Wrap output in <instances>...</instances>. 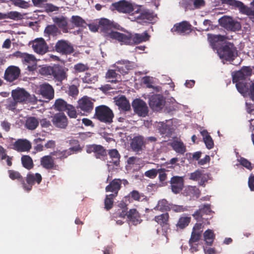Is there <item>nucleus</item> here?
Wrapping results in <instances>:
<instances>
[{"mask_svg": "<svg viewBox=\"0 0 254 254\" xmlns=\"http://www.w3.org/2000/svg\"><path fill=\"white\" fill-rule=\"evenodd\" d=\"M106 36L112 39L117 40L119 42L129 45H137L146 42L149 40L150 38V36L147 31H144L141 34L130 33L128 35L117 31H111L110 32H107Z\"/></svg>", "mask_w": 254, "mask_h": 254, "instance_id": "1", "label": "nucleus"}, {"mask_svg": "<svg viewBox=\"0 0 254 254\" xmlns=\"http://www.w3.org/2000/svg\"><path fill=\"white\" fill-rule=\"evenodd\" d=\"M252 73V69L249 66H243L240 70L232 73V81L236 83V87L241 94L247 93L249 84L247 78Z\"/></svg>", "mask_w": 254, "mask_h": 254, "instance_id": "2", "label": "nucleus"}, {"mask_svg": "<svg viewBox=\"0 0 254 254\" xmlns=\"http://www.w3.org/2000/svg\"><path fill=\"white\" fill-rule=\"evenodd\" d=\"M68 68L59 64L46 66L41 68V73L46 76H53L58 81H62L67 78Z\"/></svg>", "mask_w": 254, "mask_h": 254, "instance_id": "3", "label": "nucleus"}, {"mask_svg": "<svg viewBox=\"0 0 254 254\" xmlns=\"http://www.w3.org/2000/svg\"><path fill=\"white\" fill-rule=\"evenodd\" d=\"M114 117V115L112 110L107 106L100 105L95 109L93 118L102 123L110 124L113 122Z\"/></svg>", "mask_w": 254, "mask_h": 254, "instance_id": "4", "label": "nucleus"}, {"mask_svg": "<svg viewBox=\"0 0 254 254\" xmlns=\"http://www.w3.org/2000/svg\"><path fill=\"white\" fill-rule=\"evenodd\" d=\"M137 5L127 0H120L112 3L111 8L112 10H116L119 13L134 15V11Z\"/></svg>", "mask_w": 254, "mask_h": 254, "instance_id": "5", "label": "nucleus"}, {"mask_svg": "<svg viewBox=\"0 0 254 254\" xmlns=\"http://www.w3.org/2000/svg\"><path fill=\"white\" fill-rule=\"evenodd\" d=\"M217 53L221 59L229 62L233 61L238 56L236 47L230 42H227L220 47Z\"/></svg>", "mask_w": 254, "mask_h": 254, "instance_id": "6", "label": "nucleus"}, {"mask_svg": "<svg viewBox=\"0 0 254 254\" xmlns=\"http://www.w3.org/2000/svg\"><path fill=\"white\" fill-rule=\"evenodd\" d=\"M141 5H137L134 11V14H138L135 17L136 21L139 23L150 22L155 17L154 13L148 9H141Z\"/></svg>", "mask_w": 254, "mask_h": 254, "instance_id": "7", "label": "nucleus"}, {"mask_svg": "<svg viewBox=\"0 0 254 254\" xmlns=\"http://www.w3.org/2000/svg\"><path fill=\"white\" fill-rule=\"evenodd\" d=\"M219 24L227 30L232 31H239L241 28L240 23L234 20L232 17L224 16L219 19Z\"/></svg>", "mask_w": 254, "mask_h": 254, "instance_id": "8", "label": "nucleus"}, {"mask_svg": "<svg viewBox=\"0 0 254 254\" xmlns=\"http://www.w3.org/2000/svg\"><path fill=\"white\" fill-rule=\"evenodd\" d=\"M55 51L63 55H68L74 51L73 46L68 41L65 40H58L54 47Z\"/></svg>", "mask_w": 254, "mask_h": 254, "instance_id": "9", "label": "nucleus"}, {"mask_svg": "<svg viewBox=\"0 0 254 254\" xmlns=\"http://www.w3.org/2000/svg\"><path fill=\"white\" fill-rule=\"evenodd\" d=\"M42 180V176L38 173L35 174H28L26 178V183H25L24 180L22 181V187L24 190L29 191L32 190V186L35 183L40 184Z\"/></svg>", "mask_w": 254, "mask_h": 254, "instance_id": "10", "label": "nucleus"}, {"mask_svg": "<svg viewBox=\"0 0 254 254\" xmlns=\"http://www.w3.org/2000/svg\"><path fill=\"white\" fill-rule=\"evenodd\" d=\"M211 212L210 204H205L200 206L199 209L192 214V216L197 222L204 223L207 221L208 218L204 217V215H210Z\"/></svg>", "mask_w": 254, "mask_h": 254, "instance_id": "11", "label": "nucleus"}, {"mask_svg": "<svg viewBox=\"0 0 254 254\" xmlns=\"http://www.w3.org/2000/svg\"><path fill=\"white\" fill-rule=\"evenodd\" d=\"M134 112L139 116L145 117L148 113L146 103L140 99H135L132 103Z\"/></svg>", "mask_w": 254, "mask_h": 254, "instance_id": "12", "label": "nucleus"}, {"mask_svg": "<svg viewBox=\"0 0 254 254\" xmlns=\"http://www.w3.org/2000/svg\"><path fill=\"white\" fill-rule=\"evenodd\" d=\"M11 96L18 103H26L31 101L30 94L23 88H17L11 92Z\"/></svg>", "mask_w": 254, "mask_h": 254, "instance_id": "13", "label": "nucleus"}, {"mask_svg": "<svg viewBox=\"0 0 254 254\" xmlns=\"http://www.w3.org/2000/svg\"><path fill=\"white\" fill-rule=\"evenodd\" d=\"M165 103V100L161 95H153L149 98V104L153 111H158L162 110Z\"/></svg>", "mask_w": 254, "mask_h": 254, "instance_id": "14", "label": "nucleus"}, {"mask_svg": "<svg viewBox=\"0 0 254 254\" xmlns=\"http://www.w3.org/2000/svg\"><path fill=\"white\" fill-rule=\"evenodd\" d=\"M20 71L18 66L10 65L5 70L3 78L7 82H12L18 78Z\"/></svg>", "mask_w": 254, "mask_h": 254, "instance_id": "15", "label": "nucleus"}, {"mask_svg": "<svg viewBox=\"0 0 254 254\" xmlns=\"http://www.w3.org/2000/svg\"><path fill=\"white\" fill-rule=\"evenodd\" d=\"M172 191L175 194H178L184 188V180L183 177L175 176L172 177L170 181Z\"/></svg>", "mask_w": 254, "mask_h": 254, "instance_id": "16", "label": "nucleus"}, {"mask_svg": "<svg viewBox=\"0 0 254 254\" xmlns=\"http://www.w3.org/2000/svg\"><path fill=\"white\" fill-rule=\"evenodd\" d=\"M86 152L88 153L93 152L97 159H104L107 157L106 150L101 145L92 144L87 146Z\"/></svg>", "mask_w": 254, "mask_h": 254, "instance_id": "17", "label": "nucleus"}, {"mask_svg": "<svg viewBox=\"0 0 254 254\" xmlns=\"http://www.w3.org/2000/svg\"><path fill=\"white\" fill-rule=\"evenodd\" d=\"M54 126L58 128H65L68 124L67 118L64 113H58L52 116Z\"/></svg>", "mask_w": 254, "mask_h": 254, "instance_id": "18", "label": "nucleus"}, {"mask_svg": "<svg viewBox=\"0 0 254 254\" xmlns=\"http://www.w3.org/2000/svg\"><path fill=\"white\" fill-rule=\"evenodd\" d=\"M12 148L19 152H27L31 149V144L26 139H18L12 144Z\"/></svg>", "mask_w": 254, "mask_h": 254, "instance_id": "19", "label": "nucleus"}, {"mask_svg": "<svg viewBox=\"0 0 254 254\" xmlns=\"http://www.w3.org/2000/svg\"><path fill=\"white\" fill-rule=\"evenodd\" d=\"M53 20L59 29H60L64 33H68L70 30L74 28V26L70 27L68 25L67 18L64 16L55 17L53 18Z\"/></svg>", "mask_w": 254, "mask_h": 254, "instance_id": "20", "label": "nucleus"}, {"mask_svg": "<svg viewBox=\"0 0 254 254\" xmlns=\"http://www.w3.org/2000/svg\"><path fill=\"white\" fill-rule=\"evenodd\" d=\"M34 51L40 55H43L48 51V47L44 39L38 38L32 42Z\"/></svg>", "mask_w": 254, "mask_h": 254, "instance_id": "21", "label": "nucleus"}, {"mask_svg": "<svg viewBox=\"0 0 254 254\" xmlns=\"http://www.w3.org/2000/svg\"><path fill=\"white\" fill-rule=\"evenodd\" d=\"M53 156L50 154L41 158L40 165L43 168L47 170H55L57 169L58 166L56 165L55 158L53 157Z\"/></svg>", "mask_w": 254, "mask_h": 254, "instance_id": "22", "label": "nucleus"}, {"mask_svg": "<svg viewBox=\"0 0 254 254\" xmlns=\"http://www.w3.org/2000/svg\"><path fill=\"white\" fill-rule=\"evenodd\" d=\"M191 25L187 21H184L174 25L171 29L172 32H177L180 34L189 33L191 31Z\"/></svg>", "mask_w": 254, "mask_h": 254, "instance_id": "23", "label": "nucleus"}, {"mask_svg": "<svg viewBox=\"0 0 254 254\" xmlns=\"http://www.w3.org/2000/svg\"><path fill=\"white\" fill-rule=\"evenodd\" d=\"M145 145L144 137L142 135L134 136L131 140L130 143V148L135 152L142 151L143 147Z\"/></svg>", "mask_w": 254, "mask_h": 254, "instance_id": "24", "label": "nucleus"}, {"mask_svg": "<svg viewBox=\"0 0 254 254\" xmlns=\"http://www.w3.org/2000/svg\"><path fill=\"white\" fill-rule=\"evenodd\" d=\"M78 107L86 114L90 113L93 110L94 104L87 97H83L78 101Z\"/></svg>", "mask_w": 254, "mask_h": 254, "instance_id": "25", "label": "nucleus"}, {"mask_svg": "<svg viewBox=\"0 0 254 254\" xmlns=\"http://www.w3.org/2000/svg\"><path fill=\"white\" fill-rule=\"evenodd\" d=\"M122 180L120 179H115L112 180L109 184L105 188L106 192H113L111 194L117 196L118 192L121 188Z\"/></svg>", "mask_w": 254, "mask_h": 254, "instance_id": "26", "label": "nucleus"}, {"mask_svg": "<svg viewBox=\"0 0 254 254\" xmlns=\"http://www.w3.org/2000/svg\"><path fill=\"white\" fill-rule=\"evenodd\" d=\"M40 94L45 98L51 100L54 98V90L49 84H43L40 86Z\"/></svg>", "mask_w": 254, "mask_h": 254, "instance_id": "27", "label": "nucleus"}, {"mask_svg": "<svg viewBox=\"0 0 254 254\" xmlns=\"http://www.w3.org/2000/svg\"><path fill=\"white\" fill-rule=\"evenodd\" d=\"M109 160L107 161L110 166H118L120 162V154L116 149H110L108 151Z\"/></svg>", "mask_w": 254, "mask_h": 254, "instance_id": "28", "label": "nucleus"}, {"mask_svg": "<svg viewBox=\"0 0 254 254\" xmlns=\"http://www.w3.org/2000/svg\"><path fill=\"white\" fill-rule=\"evenodd\" d=\"M116 104L119 107L121 111L127 112L130 110V105L129 101L125 96H121L115 100Z\"/></svg>", "mask_w": 254, "mask_h": 254, "instance_id": "29", "label": "nucleus"}, {"mask_svg": "<svg viewBox=\"0 0 254 254\" xmlns=\"http://www.w3.org/2000/svg\"><path fill=\"white\" fill-rule=\"evenodd\" d=\"M61 34V31L55 24L48 25L44 30L45 37L49 38L51 36L55 37Z\"/></svg>", "mask_w": 254, "mask_h": 254, "instance_id": "30", "label": "nucleus"}, {"mask_svg": "<svg viewBox=\"0 0 254 254\" xmlns=\"http://www.w3.org/2000/svg\"><path fill=\"white\" fill-rule=\"evenodd\" d=\"M127 217L129 221L133 225H136L141 221L139 214L136 209H130L127 212Z\"/></svg>", "mask_w": 254, "mask_h": 254, "instance_id": "31", "label": "nucleus"}, {"mask_svg": "<svg viewBox=\"0 0 254 254\" xmlns=\"http://www.w3.org/2000/svg\"><path fill=\"white\" fill-rule=\"evenodd\" d=\"M169 215L168 213L156 216L154 220L162 227L167 228L169 227Z\"/></svg>", "mask_w": 254, "mask_h": 254, "instance_id": "32", "label": "nucleus"}, {"mask_svg": "<svg viewBox=\"0 0 254 254\" xmlns=\"http://www.w3.org/2000/svg\"><path fill=\"white\" fill-rule=\"evenodd\" d=\"M117 71L123 75L127 74L131 69V65L129 62L118 63L116 67Z\"/></svg>", "mask_w": 254, "mask_h": 254, "instance_id": "33", "label": "nucleus"}, {"mask_svg": "<svg viewBox=\"0 0 254 254\" xmlns=\"http://www.w3.org/2000/svg\"><path fill=\"white\" fill-rule=\"evenodd\" d=\"M171 146L177 153L183 154L186 152V146L182 141L174 140Z\"/></svg>", "mask_w": 254, "mask_h": 254, "instance_id": "34", "label": "nucleus"}, {"mask_svg": "<svg viewBox=\"0 0 254 254\" xmlns=\"http://www.w3.org/2000/svg\"><path fill=\"white\" fill-rule=\"evenodd\" d=\"M70 22L76 27H85L87 25L85 20L78 15H72L70 18Z\"/></svg>", "mask_w": 254, "mask_h": 254, "instance_id": "35", "label": "nucleus"}, {"mask_svg": "<svg viewBox=\"0 0 254 254\" xmlns=\"http://www.w3.org/2000/svg\"><path fill=\"white\" fill-rule=\"evenodd\" d=\"M39 124L38 120L34 117H28L25 121V127L29 130H34Z\"/></svg>", "mask_w": 254, "mask_h": 254, "instance_id": "36", "label": "nucleus"}, {"mask_svg": "<svg viewBox=\"0 0 254 254\" xmlns=\"http://www.w3.org/2000/svg\"><path fill=\"white\" fill-rule=\"evenodd\" d=\"M201 134L203 136V141L205 143L206 148L208 149H212L214 147V142L207 131L204 130L201 131Z\"/></svg>", "mask_w": 254, "mask_h": 254, "instance_id": "37", "label": "nucleus"}, {"mask_svg": "<svg viewBox=\"0 0 254 254\" xmlns=\"http://www.w3.org/2000/svg\"><path fill=\"white\" fill-rule=\"evenodd\" d=\"M70 147L69 149L73 154H76L82 150V147L80 146L79 141L76 139H71L69 140Z\"/></svg>", "mask_w": 254, "mask_h": 254, "instance_id": "38", "label": "nucleus"}, {"mask_svg": "<svg viewBox=\"0 0 254 254\" xmlns=\"http://www.w3.org/2000/svg\"><path fill=\"white\" fill-rule=\"evenodd\" d=\"M159 132L162 135L169 136L171 134V129L170 127L164 123H159L158 126Z\"/></svg>", "mask_w": 254, "mask_h": 254, "instance_id": "39", "label": "nucleus"}, {"mask_svg": "<svg viewBox=\"0 0 254 254\" xmlns=\"http://www.w3.org/2000/svg\"><path fill=\"white\" fill-rule=\"evenodd\" d=\"M21 163L23 167L27 170H30L34 167L32 159L29 155H23L21 157Z\"/></svg>", "mask_w": 254, "mask_h": 254, "instance_id": "40", "label": "nucleus"}, {"mask_svg": "<svg viewBox=\"0 0 254 254\" xmlns=\"http://www.w3.org/2000/svg\"><path fill=\"white\" fill-rule=\"evenodd\" d=\"M69 104L62 99H57L54 104V108L59 111H66Z\"/></svg>", "mask_w": 254, "mask_h": 254, "instance_id": "41", "label": "nucleus"}, {"mask_svg": "<svg viewBox=\"0 0 254 254\" xmlns=\"http://www.w3.org/2000/svg\"><path fill=\"white\" fill-rule=\"evenodd\" d=\"M116 69H109L106 73V78L108 79H111L109 81L112 83H117L119 81L118 77H120V75L116 72Z\"/></svg>", "mask_w": 254, "mask_h": 254, "instance_id": "42", "label": "nucleus"}, {"mask_svg": "<svg viewBox=\"0 0 254 254\" xmlns=\"http://www.w3.org/2000/svg\"><path fill=\"white\" fill-rule=\"evenodd\" d=\"M204 241L208 246H211L213 244L215 235L212 230L207 229L203 234Z\"/></svg>", "mask_w": 254, "mask_h": 254, "instance_id": "43", "label": "nucleus"}, {"mask_svg": "<svg viewBox=\"0 0 254 254\" xmlns=\"http://www.w3.org/2000/svg\"><path fill=\"white\" fill-rule=\"evenodd\" d=\"M116 196L114 194H108L106 195L104 199L105 209L109 210L113 207L114 200Z\"/></svg>", "mask_w": 254, "mask_h": 254, "instance_id": "44", "label": "nucleus"}, {"mask_svg": "<svg viewBox=\"0 0 254 254\" xmlns=\"http://www.w3.org/2000/svg\"><path fill=\"white\" fill-rule=\"evenodd\" d=\"M223 3L229 4L239 8L240 10L246 8L243 2L236 0H221Z\"/></svg>", "mask_w": 254, "mask_h": 254, "instance_id": "45", "label": "nucleus"}, {"mask_svg": "<svg viewBox=\"0 0 254 254\" xmlns=\"http://www.w3.org/2000/svg\"><path fill=\"white\" fill-rule=\"evenodd\" d=\"M158 178L159 182L161 183L160 186L162 187L167 186L168 182L166 181L167 178V175L165 173L166 169L164 168H160L158 169Z\"/></svg>", "mask_w": 254, "mask_h": 254, "instance_id": "46", "label": "nucleus"}, {"mask_svg": "<svg viewBox=\"0 0 254 254\" xmlns=\"http://www.w3.org/2000/svg\"><path fill=\"white\" fill-rule=\"evenodd\" d=\"M14 55L16 57L20 58L23 61L28 63L34 61L35 60L33 56L26 53H22L19 51L16 52Z\"/></svg>", "mask_w": 254, "mask_h": 254, "instance_id": "47", "label": "nucleus"}, {"mask_svg": "<svg viewBox=\"0 0 254 254\" xmlns=\"http://www.w3.org/2000/svg\"><path fill=\"white\" fill-rule=\"evenodd\" d=\"M73 154V153L71 152V151H70V150L69 148L67 149L64 150L62 151H58L51 152V155L59 156V158L61 160L66 158L68 156H70Z\"/></svg>", "mask_w": 254, "mask_h": 254, "instance_id": "48", "label": "nucleus"}, {"mask_svg": "<svg viewBox=\"0 0 254 254\" xmlns=\"http://www.w3.org/2000/svg\"><path fill=\"white\" fill-rule=\"evenodd\" d=\"M99 24L100 25H102L104 27V29L105 30L104 31V36L106 37L107 39H111V38L107 37L106 36L107 32H110L111 31H113V30L108 29V27H110L111 26V23L110 20L106 18H102L99 21Z\"/></svg>", "mask_w": 254, "mask_h": 254, "instance_id": "49", "label": "nucleus"}, {"mask_svg": "<svg viewBox=\"0 0 254 254\" xmlns=\"http://www.w3.org/2000/svg\"><path fill=\"white\" fill-rule=\"evenodd\" d=\"M156 208L158 210L162 212L168 211L170 209L168 201L165 199H163L158 201Z\"/></svg>", "mask_w": 254, "mask_h": 254, "instance_id": "50", "label": "nucleus"}, {"mask_svg": "<svg viewBox=\"0 0 254 254\" xmlns=\"http://www.w3.org/2000/svg\"><path fill=\"white\" fill-rule=\"evenodd\" d=\"M208 39L212 45H215V43L218 42L224 41L225 37L221 35L208 34Z\"/></svg>", "mask_w": 254, "mask_h": 254, "instance_id": "51", "label": "nucleus"}, {"mask_svg": "<svg viewBox=\"0 0 254 254\" xmlns=\"http://www.w3.org/2000/svg\"><path fill=\"white\" fill-rule=\"evenodd\" d=\"M190 221V217H181L179 218L177 224V227L183 229L187 227Z\"/></svg>", "mask_w": 254, "mask_h": 254, "instance_id": "52", "label": "nucleus"}, {"mask_svg": "<svg viewBox=\"0 0 254 254\" xmlns=\"http://www.w3.org/2000/svg\"><path fill=\"white\" fill-rule=\"evenodd\" d=\"M128 196L132 200L137 201H140L142 197H143L142 200L145 199L146 198V196L143 194L140 193L136 190H133L130 191L128 194Z\"/></svg>", "mask_w": 254, "mask_h": 254, "instance_id": "53", "label": "nucleus"}, {"mask_svg": "<svg viewBox=\"0 0 254 254\" xmlns=\"http://www.w3.org/2000/svg\"><path fill=\"white\" fill-rule=\"evenodd\" d=\"M8 173L9 174V177L11 180H17L22 185V181H23V179L21 174L18 172L13 170H9L8 171Z\"/></svg>", "mask_w": 254, "mask_h": 254, "instance_id": "54", "label": "nucleus"}, {"mask_svg": "<svg viewBox=\"0 0 254 254\" xmlns=\"http://www.w3.org/2000/svg\"><path fill=\"white\" fill-rule=\"evenodd\" d=\"M73 69L77 72H82L89 69L88 64H84L81 63H77L74 64Z\"/></svg>", "mask_w": 254, "mask_h": 254, "instance_id": "55", "label": "nucleus"}, {"mask_svg": "<svg viewBox=\"0 0 254 254\" xmlns=\"http://www.w3.org/2000/svg\"><path fill=\"white\" fill-rule=\"evenodd\" d=\"M18 102L14 98H8L6 101V108L9 110L13 111L17 106Z\"/></svg>", "mask_w": 254, "mask_h": 254, "instance_id": "56", "label": "nucleus"}, {"mask_svg": "<svg viewBox=\"0 0 254 254\" xmlns=\"http://www.w3.org/2000/svg\"><path fill=\"white\" fill-rule=\"evenodd\" d=\"M45 139H42L41 138H35L33 142L36 145L34 146V149L37 151L40 152L43 150L44 146L41 144L42 141H44Z\"/></svg>", "mask_w": 254, "mask_h": 254, "instance_id": "57", "label": "nucleus"}, {"mask_svg": "<svg viewBox=\"0 0 254 254\" xmlns=\"http://www.w3.org/2000/svg\"><path fill=\"white\" fill-rule=\"evenodd\" d=\"M201 234L200 232L192 231L190 238L189 240V245H191V243L198 242L199 240Z\"/></svg>", "mask_w": 254, "mask_h": 254, "instance_id": "58", "label": "nucleus"}, {"mask_svg": "<svg viewBox=\"0 0 254 254\" xmlns=\"http://www.w3.org/2000/svg\"><path fill=\"white\" fill-rule=\"evenodd\" d=\"M66 112L68 116L70 118H76L77 114L75 107L71 105H68V107L66 109Z\"/></svg>", "mask_w": 254, "mask_h": 254, "instance_id": "59", "label": "nucleus"}, {"mask_svg": "<svg viewBox=\"0 0 254 254\" xmlns=\"http://www.w3.org/2000/svg\"><path fill=\"white\" fill-rule=\"evenodd\" d=\"M158 171V169H152L146 171L144 173V176L150 179H153L156 177Z\"/></svg>", "mask_w": 254, "mask_h": 254, "instance_id": "60", "label": "nucleus"}, {"mask_svg": "<svg viewBox=\"0 0 254 254\" xmlns=\"http://www.w3.org/2000/svg\"><path fill=\"white\" fill-rule=\"evenodd\" d=\"M13 4L21 8H25L28 6L27 2L23 0H10Z\"/></svg>", "mask_w": 254, "mask_h": 254, "instance_id": "61", "label": "nucleus"}, {"mask_svg": "<svg viewBox=\"0 0 254 254\" xmlns=\"http://www.w3.org/2000/svg\"><path fill=\"white\" fill-rule=\"evenodd\" d=\"M43 7L44 8L45 11L47 12L58 11L59 9V7L54 5L52 3H45Z\"/></svg>", "mask_w": 254, "mask_h": 254, "instance_id": "62", "label": "nucleus"}, {"mask_svg": "<svg viewBox=\"0 0 254 254\" xmlns=\"http://www.w3.org/2000/svg\"><path fill=\"white\" fill-rule=\"evenodd\" d=\"M21 15V14L17 11H10L7 13H4L6 19L10 18L13 20L19 18Z\"/></svg>", "mask_w": 254, "mask_h": 254, "instance_id": "63", "label": "nucleus"}, {"mask_svg": "<svg viewBox=\"0 0 254 254\" xmlns=\"http://www.w3.org/2000/svg\"><path fill=\"white\" fill-rule=\"evenodd\" d=\"M251 99L254 102V81L248 84V92Z\"/></svg>", "mask_w": 254, "mask_h": 254, "instance_id": "64", "label": "nucleus"}]
</instances>
